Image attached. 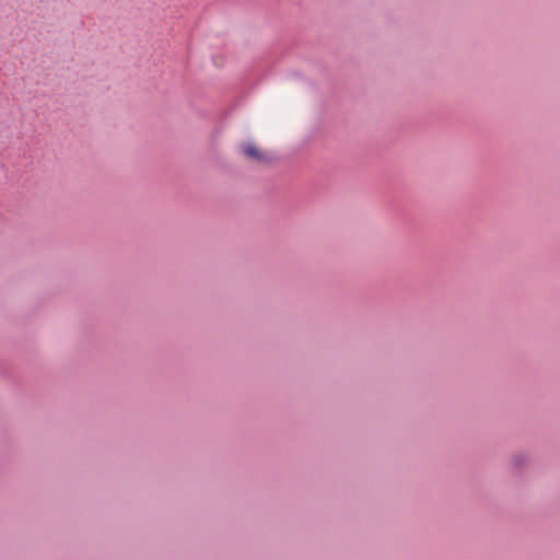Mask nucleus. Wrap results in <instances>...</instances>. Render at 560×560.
Here are the masks:
<instances>
[{"instance_id":"obj_1","label":"nucleus","mask_w":560,"mask_h":560,"mask_svg":"<svg viewBox=\"0 0 560 560\" xmlns=\"http://www.w3.org/2000/svg\"><path fill=\"white\" fill-rule=\"evenodd\" d=\"M242 152L246 158L253 161L257 162H268L269 158L268 154L264 151H261L256 144L254 143H245L242 145Z\"/></svg>"}]
</instances>
